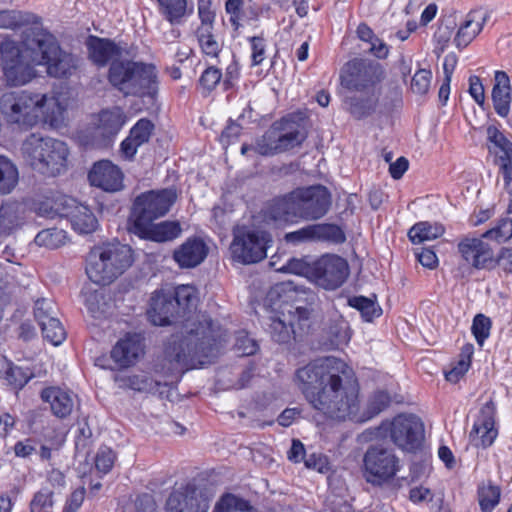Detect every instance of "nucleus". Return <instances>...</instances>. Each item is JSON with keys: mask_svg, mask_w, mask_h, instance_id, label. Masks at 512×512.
<instances>
[{"mask_svg": "<svg viewBox=\"0 0 512 512\" xmlns=\"http://www.w3.org/2000/svg\"><path fill=\"white\" fill-rule=\"evenodd\" d=\"M351 372L343 360L327 356L297 369L295 379L307 402L326 418L363 422L387 408L391 398L385 391L375 392L368 402V414H360L358 388L350 381Z\"/></svg>", "mask_w": 512, "mask_h": 512, "instance_id": "obj_1", "label": "nucleus"}, {"mask_svg": "<svg viewBox=\"0 0 512 512\" xmlns=\"http://www.w3.org/2000/svg\"><path fill=\"white\" fill-rule=\"evenodd\" d=\"M168 291L172 294L179 316L184 318L168 340L161 364V372L170 378V383H174L186 371L203 366L215 357L223 339L218 327L207 315L191 314L198 302L195 287L180 285Z\"/></svg>", "mask_w": 512, "mask_h": 512, "instance_id": "obj_2", "label": "nucleus"}, {"mask_svg": "<svg viewBox=\"0 0 512 512\" xmlns=\"http://www.w3.org/2000/svg\"><path fill=\"white\" fill-rule=\"evenodd\" d=\"M66 109L65 99L56 94L10 91L0 98V112L5 121L22 130L31 129L40 121L59 128L64 124Z\"/></svg>", "mask_w": 512, "mask_h": 512, "instance_id": "obj_3", "label": "nucleus"}, {"mask_svg": "<svg viewBox=\"0 0 512 512\" xmlns=\"http://www.w3.org/2000/svg\"><path fill=\"white\" fill-rule=\"evenodd\" d=\"M332 204V196L323 185L296 188L273 201L269 216L276 221H288L292 217L308 221L324 217Z\"/></svg>", "mask_w": 512, "mask_h": 512, "instance_id": "obj_4", "label": "nucleus"}, {"mask_svg": "<svg viewBox=\"0 0 512 512\" xmlns=\"http://www.w3.org/2000/svg\"><path fill=\"white\" fill-rule=\"evenodd\" d=\"M25 53L34 65H44L49 76L69 78L80 66L77 55L61 48L57 38L47 31L34 32L25 41Z\"/></svg>", "mask_w": 512, "mask_h": 512, "instance_id": "obj_5", "label": "nucleus"}, {"mask_svg": "<svg viewBox=\"0 0 512 512\" xmlns=\"http://www.w3.org/2000/svg\"><path fill=\"white\" fill-rule=\"evenodd\" d=\"M108 81L124 96L154 99L158 92L156 67L141 61L114 60L109 67Z\"/></svg>", "mask_w": 512, "mask_h": 512, "instance_id": "obj_6", "label": "nucleus"}, {"mask_svg": "<svg viewBox=\"0 0 512 512\" xmlns=\"http://www.w3.org/2000/svg\"><path fill=\"white\" fill-rule=\"evenodd\" d=\"M21 155L34 171L57 176L67 168L69 148L62 140L32 133L22 142Z\"/></svg>", "mask_w": 512, "mask_h": 512, "instance_id": "obj_7", "label": "nucleus"}, {"mask_svg": "<svg viewBox=\"0 0 512 512\" xmlns=\"http://www.w3.org/2000/svg\"><path fill=\"white\" fill-rule=\"evenodd\" d=\"M308 136L306 117L292 113L275 121L265 133L256 139L259 155L274 156L300 147Z\"/></svg>", "mask_w": 512, "mask_h": 512, "instance_id": "obj_8", "label": "nucleus"}, {"mask_svg": "<svg viewBox=\"0 0 512 512\" xmlns=\"http://www.w3.org/2000/svg\"><path fill=\"white\" fill-rule=\"evenodd\" d=\"M132 250L119 243L93 248L87 258L86 274L98 285H108L131 266Z\"/></svg>", "mask_w": 512, "mask_h": 512, "instance_id": "obj_9", "label": "nucleus"}, {"mask_svg": "<svg viewBox=\"0 0 512 512\" xmlns=\"http://www.w3.org/2000/svg\"><path fill=\"white\" fill-rule=\"evenodd\" d=\"M290 290L287 283H278L274 285L267 294V300L280 310L274 311L269 317L268 331L271 338L278 343H289L295 337V321L300 324L309 318V311L304 307L294 308L285 303L282 299L284 293Z\"/></svg>", "mask_w": 512, "mask_h": 512, "instance_id": "obj_10", "label": "nucleus"}, {"mask_svg": "<svg viewBox=\"0 0 512 512\" xmlns=\"http://www.w3.org/2000/svg\"><path fill=\"white\" fill-rule=\"evenodd\" d=\"M177 199L174 189L151 190L137 196L131 212L130 232L146 230L148 224L165 216Z\"/></svg>", "mask_w": 512, "mask_h": 512, "instance_id": "obj_11", "label": "nucleus"}, {"mask_svg": "<svg viewBox=\"0 0 512 512\" xmlns=\"http://www.w3.org/2000/svg\"><path fill=\"white\" fill-rule=\"evenodd\" d=\"M272 242L268 232L242 225L233 229L230 252L233 260L242 264L258 263L266 258Z\"/></svg>", "mask_w": 512, "mask_h": 512, "instance_id": "obj_12", "label": "nucleus"}, {"mask_svg": "<svg viewBox=\"0 0 512 512\" xmlns=\"http://www.w3.org/2000/svg\"><path fill=\"white\" fill-rule=\"evenodd\" d=\"M385 78L383 66L368 59L355 58L341 71V85L349 90L372 92Z\"/></svg>", "mask_w": 512, "mask_h": 512, "instance_id": "obj_13", "label": "nucleus"}, {"mask_svg": "<svg viewBox=\"0 0 512 512\" xmlns=\"http://www.w3.org/2000/svg\"><path fill=\"white\" fill-rule=\"evenodd\" d=\"M364 477L368 483L380 486L396 475L400 468L394 451L383 445H371L363 457Z\"/></svg>", "mask_w": 512, "mask_h": 512, "instance_id": "obj_14", "label": "nucleus"}, {"mask_svg": "<svg viewBox=\"0 0 512 512\" xmlns=\"http://www.w3.org/2000/svg\"><path fill=\"white\" fill-rule=\"evenodd\" d=\"M4 77L10 86H22L36 77L34 65L26 60V55L13 42L0 46Z\"/></svg>", "mask_w": 512, "mask_h": 512, "instance_id": "obj_15", "label": "nucleus"}, {"mask_svg": "<svg viewBox=\"0 0 512 512\" xmlns=\"http://www.w3.org/2000/svg\"><path fill=\"white\" fill-rule=\"evenodd\" d=\"M386 430H389L393 443L407 452L419 449L424 440V425L421 419L413 414L396 416Z\"/></svg>", "mask_w": 512, "mask_h": 512, "instance_id": "obj_16", "label": "nucleus"}, {"mask_svg": "<svg viewBox=\"0 0 512 512\" xmlns=\"http://www.w3.org/2000/svg\"><path fill=\"white\" fill-rule=\"evenodd\" d=\"M348 275V263L340 256H323L313 265V279L315 283L327 290H334L340 287Z\"/></svg>", "mask_w": 512, "mask_h": 512, "instance_id": "obj_17", "label": "nucleus"}, {"mask_svg": "<svg viewBox=\"0 0 512 512\" xmlns=\"http://www.w3.org/2000/svg\"><path fill=\"white\" fill-rule=\"evenodd\" d=\"M125 119L120 109L103 110L95 127L89 128L82 142L86 146H101L114 137L123 127Z\"/></svg>", "mask_w": 512, "mask_h": 512, "instance_id": "obj_18", "label": "nucleus"}, {"mask_svg": "<svg viewBox=\"0 0 512 512\" xmlns=\"http://www.w3.org/2000/svg\"><path fill=\"white\" fill-rule=\"evenodd\" d=\"M457 248L462 259L477 270L495 266L493 249L483 240V237H464L459 241Z\"/></svg>", "mask_w": 512, "mask_h": 512, "instance_id": "obj_19", "label": "nucleus"}, {"mask_svg": "<svg viewBox=\"0 0 512 512\" xmlns=\"http://www.w3.org/2000/svg\"><path fill=\"white\" fill-rule=\"evenodd\" d=\"M496 407L493 401L485 403L479 412V416L474 422L473 428L469 434L470 442L475 447H488L492 445L497 437L495 428Z\"/></svg>", "mask_w": 512, "mask_h": 512, "instance_id": "obj_20", "label": "nucleus"}, {"mask_svg": "<svg viewBox=\"0 0 512 512\" xmlns=\"http://www.w3.org/2000/svg\"><path fill=\"white\" fill-rule=\"evenodd\" d=\"M209 507V499L190 485L173 491L166 502L167 512H208Z\"/></svg>", "mask_w": 512, "mask_h": 512, "instance_id": "obj_21", "label": "nucleus"}, {"mask_svg": "<svg viewBox=\"0 0 512 512\" xmlns=\"http://www.w3.org/2000/svg\"><path fill=\"white\" fill-rule=\"evenodd\" d=\"M110 354L112 360L121 368L135 365L144 354L142 336L137 333H127L116 342Z\"/></svg>", "mask_w": 512, "mask_h": 512, "instance_id": "obj_22", "label": "nucleus"}, {"mask_svg": "<svg viewBox=\"0 0 512 512\" xmlns=\"http://www.w3.org/2000/svg\"><path fill=\"white\" fill-rule=\"evenodd\" d=\"M147 315L155 326H166L173 323L179 314L172 294L165 289L155 291L151 297Z\"/></svg>", "mask_w": 512, "mask_h": 512, "instance_id": "obj_23", "label": "nucleus"}, {"mask_svg": "<svg viewBox=\"0 0 512 512\" xmlns=\"http://www.w3.org/2000/svg\"><path fill=\"white\" fill-rule=\"evenodd\" d=\"M91 185L104 191H118L122 188L123 174L119 167L108 160L95 163L88 175Z\"/></svg>", "mask_w": 512, "mask_h": 512, "instance_id": "obj_24", "label": "nucleus"}, {"mask_svg": "<svg viewBox=\"0 0 512 512\" xmlns=\"http://www.w3.org/2000/svg\"><path fill=\"white\" fill-rule=\"evenodd\" d=\"M208 246L199 237L187 238L173 252V259L182 269L199 266L208 255Z\"/></svg>", "mask_w": 512, "mask_h": 512, "instance_id": "obj_25", "label": "nucleus"}, {"mask_svg": "<svg viewBox=\"0 0 512 512\" xmlns=\"http://www.w3.org/2000/svg\"><path fill=\"white\" fill-rule=\"evenodd\" d=\"M66 212L64 218H67L72 228L80 234H90L98 227V220L92 210L85 204L78 203L75 199L66 200Z\"/></svg>", "mask_w": 512, "mask_h": 512, "instance_id": "obj_26", "label": "nucleus"}, {"mask_svg": "<svg viewBox=\"0 0 512 512\" xmlns=\"http://www.w3.org/2000/svg\"><path fill=\"white\" fill-rule=\"evenodd\" d=\"M41 399L50 405L54 416L65 419L75 407L76 396L71 391L59 387H48L42 390Z\"/></svg>", "mask_w": 512, "mask_h": 512, "instance_id": "obj_27", "label": "nucleus"}, {"mask_svg": "<svg viewBox=\"0 0 512 512\" xmlns=\"http://www.w3.org/2000/svg\"><path fill=\"white\" fill-rule=\"evenodd\" d=\"M91 61L99 67H104L109 61L119 60L121 48L112 40L90 36L86 42Z\"/></svg>", "mask_w": 512, "mask_h": 512, "instance_id": "obj_28", "label": "nucleus"}, {"mask_svg": "<svg viewBox=\"0 0 512 512\" xmlns=\"http://www.w3.org/2000/svg\"><path fill=\"white\" fill-rule=\"evenodd\" d=\"M488 151L496 158L500 167L512 164V142L495 125L486 128Z\"/></svg>", "mask_w": 512, "mask_h": 512, "instance_id": "obj_29", "label": "nucleus"}, {"mask_svg": "<svg viewBox=\"0 0 512 512\" xmlns=\"http://www.w3.org/2000/svg\"><path fill=\"white\" fill-rule=\"evenodd\" d=\"M510 79L504 71L495 72V84L492 89V102L495 112L502 118L510 113L511 106Z\"/></svg>", "mask_w": 512, "mask_h": 512, "instance_id": "obj_30", "label": "nucleus"}, {"mask_svg": "<svg viewBox=\"0 0 512 512\" xmlns=\"http://www.w3.org/2000/svg\"><path fill=\"white\" fill-rule=\"evenodd\" d=\"M487 21V15L482 11H471L467 14L454 37L458 48H465L481 32Z\"/></svg>", "mask_w": 512, "mask_h": 512, "instance_id": "obj_31", "label": "nucleus"}, {"mask_svg": "<svg viewBox=\"0 0 512 512\" xmlns=\"http://www.w3.org/2000/svg\"><path fill=\"white\" fill-rule=\"evenodd\" d=\"M131 232L142 239L155 242H168L178 238L182 233V228L178 221H163L157 224L151 222V224L147 225L143 233L138 230Z\"/></svg>", "mask_w": 512, "mask_h": 512, "instance_id": "obj_32", "label": "nucleus"}, {"mask_svg": "<svg viewBox=\"0 0 512 512\" xmlns=\"http://www.w3.org/2000/svg\"><path fill=\"white\" fill-rule=\"evenodd\" d=\"M379 96L376 91L367 92L365 97L352 96L344 101L346 110L357 120L367 118L376 112Z\"/></svg>", "mask_w": 512, "mask_h": 512, "instance_id": "obj_33", "label": "nucleus"}, {"mask_svg": "<svg viewBox=\"0 0 512 512\" xmlns=\"http://www.w3.org/2000/svg\"><path fill=\"white\" fill-rule=\"evenodd\" d=\"M444 227L439 223L422 221L414 224L408 231L409 240L413 244L432 241L444 234Z\"/></svg>", "mask_w": 512, "mask_h": 512, "instance_id": "obj_34", "label": "nucleus"}, {"mask_svg": "<svg viewBox=\"0 0 512 512\" xmlns=\"http://www.w3.org/2000/svg\"><path fill=\"white\" fill-rule=\"evenodd\" d=\"M19 183L17 166L7 157L0 155V196L12 193Z\"/></svg>", "mask_w": 512, "mask_h": 512, "instance_id": "obj_35", "label": "nucleus"}, {"mask_svg": "<svg viewBox=\"0 0 512 512\" xmlns=\"http://www.w3.org/2000/svg\"><path fill=\"white\" fill-rule=\"evenodd\" d=\"M115 382L119 388L139 392H151L157 385V382L145 375H117Z\"/></svg>", "mask_w": 512, "mask_h": 512, "instance_id": "obj_36", "label": "nucleus"}, {"mask_svg": "<svg viewBox=\"0 0 512 512\" xmlns=\"http://www.w3.org/2000/svg\"><path fill=\"white\" fill-rule=\"evenodd\" d=\"M214 26H199L196 30V37L202 52L209 57L215 58L221 51V44L213 33Z\"/></svg>", "mask_w": 512, "mask_h": 512, "instance_id": "obj_37", "label": "nucleus"}, {"mask_svg": "<svg viewBox=\"0 0 512 512\" xmlns=\"http://www.w3.org/2000/svg\"><path fill=\"white\" fill-rule=\"evenodd\" d=\"M20 207L15 203L0 205V236L8 235L20 225Z\"/></svg>", "mask_w": 512, "mask_h": 512, "instance_id": "obj_38", "label": "nucleus"}, {"mask_svg": "<svg viewBox=\"0 0 512 512\" xmlns=\"http://www.w3.org/2000/svg\"><path fill=\"white\" fill-rule=\"evenodd\" d=\"M70 197L58 196L53 199H46L37 204L36 213L48 219H54L56 217H64L66 212V200Z\"/></svg>", "mask_w": 512, "mask_h": 512, "instance_id": "obj_39", "label": "nucleus"}, {"mask_svg": "<svg viewBox=\"0 0 512 512\" xmlns=\"http://www.w3.org/2000/svg\"><path fill=\"white\" fill-rule=\"evenodd\" d=\"M348 304L357 309L361 313L362 318L367 322L372 321L382 314L381 307L377 304L376 300L371 298L354 296L348 299Z\"/></svg>", "mask_w": 512, "mask_h": 512, "instance_id": "obj_40", "label": "nucleus"}, {"mask_svg": "<svg viewBox=\"0 0 512 512\" xmlns=\"http://www.w3.org/2000/svg\"><path fill=\"white\" fill-rule=\"evenodd\" d=\"M251 509L250 503L234 494L226 493L216 502L212 512H246Z\"/></svg>", "mask_w": 512, "mask_h": 512, "instance_id": "obj_41", "label": "nucleus"}, {"mask_svg": "<svg viewBox=\"0 0 512 512\" xmlns=\"http://www.w3.org/2000/svg\"><path fill=\"white\" fill-rule=\"evenodd\" d=\"M500 500V489L492 484H483L478 488V501L482 512H492Z\"/></svg>", "mask_w": 512, "mask_h": 512, "instance_id": "obj_42", "label": "nucleus"}, {"mask_svg": "<svg viewBox=\"0 0 512 512\" xmlns=\"http://www.w3.org/2000/svg\"><path fill=\"white\" fill-rule=\"evenodd\" d=\"M160 10L165 18L171 23H179L186 13V0H157Z\"/></svg>", "mask_w": 512, "mask_h": 512, "instance_id": "obj_43", "label": "nucleus"}, {"mask_svg": "<svg viewBox=\"0 0 512 512\" xmlns=\"http://www.w3.org/2000/svg\"><path fill=\"white\" fill-rule=\"evenodd\" d=\"M39 326L43 337L54 346L60 345L66 338V331L57 317L49 318Z\"/></svg>", "mask_w": 512, "mask_h": 512, "instance_id": "obj_44", "label": "nucleus"}, {"mask_svg": "<svg viewBox=\"0 0 512 512\" xmlns=\"http://www.w3.org/2000/svg\"><path fill=\"white\" fill-rule=\"evenodd\" d=\"M54 493L50 487L43 486L34 494L29 505L30 512H46L51 509L54 506Z\"/></svg>", "mask_w": 512, "mask_h": 512, "instance_id": "obj_45", "label": "nucleus"}, {"mask_svg": "<svg viewBox=\"0 0 512 512\" xmlns=\"http://www.w3.org/2000/svg\"><path fill=\"white\" fill-rule=\"evenodd\" d=\"M65 238L63 230L44 229L36 235L35 243L39 246L55 249L64 244Z\"/></svg>", "mask_w": 512, "mask_h": 512, "instance_id": "obj_46", "label": "nucleus"}, {"mask_svg": "<svg viewBox=\"0 0 512 512\" xmlns=\"http://www.w3.org/2000/svg\"><path fill=\"white\" fill-rule=\"evenodd\" d=\"M315 240H329L335 243L345 241V234L341 228L335 224H314Z\"/></svg>", "mask_w": 512, "mask_h": 512, "instance_id": "obj_47", "label": "nucleus"}, {"mask_svg": "<svg viewBox=\"0 0 512 512\" xmlns=\"http://www.w3.org/2000/svg\"><path fill=\"white\" fill-rule=\"evenodd\" d=\"M34 316L38 324L41 325L49 318L57 317V307L51 299H38L34 305Z\"/></svg>", "mask_w": 512, "mask_h": 512, "instance_id": "obj_48", "label": "nucleus"}, {"mask_svg": "<svg viewBox=\"0 0 512 512\" xmlns=\"http://www.w3.org/2000/svg\"><path fill=\"white\" fill-rule=\"evenodd\" d=\"M153 130L152 121L142 118L131 128L129 136L138 144L143 145L149 141Z\"/></svg>", "mask_w": 512, "mask_h": 512, "instance_id": "obj_49", "label": "nucleus"}, {"mask_svg": "<svg viewBox=\"0 0 512 512\" xmlns=\"http://www.w3.org/2000/svg\"><path fill=\"white\" fill-rule=\"evenodd\" d=\"M116 455L114 451L107 447L101 446L95 456V468L101 474H107L112 469Z\"/></svg>", "mask_w": 512, "mask_h": 512, "instance_id": "obj_50", "label": "nucleus"}, {"mask_svg": "<svg viewBox=\"0 0 512 512\" xmlns=\"http://www.w3.org/2000/svg\"><path fill=\"white\" fill-rule=\"evenodd\" d=\"M483 238L494 239L497 242H505L512 237V220L501 219L497 226L486 231Z\"/></svg>", "mask_w": 512, "mask_h": 512, "instance_id": "obj_51", "label": "nucleus"}, {"mask_svg": "<svg viewBox=\"0 0 512 512\" xmlns=\"http://www.w3.org/2000/svg\"><path fill=\"white\" fill-rule=\"evenodd\" d=\"M491 329V320L483 314H477L472 323V333L477 343L482 346L489 337Z\"/></svg>", "mask_w": 512, "mask_h": 512, "instance_id": "obj_52", "label": "nucleus"}, {"mask_svg": "<svg viewBox=\"0 0 512 512\" xmlns=\"http://www.w3.org/2000/svg\"><path fill=\"white\" fill-rule=\"evenodd\" d=\"M234 349L241 356H249L257 352L258 344L247 332L239 331L236 334Z\"/></svg>", "mask_w": 512, "mask_h": 512, "instance_id": "obj_53", "label": "nucleus"}, {"mask_svg": "<svg viewBox=\"0 0 512 512\" xmlns=\"http://www.w3.org/2000/svg\"><path fill=\"white\" fill-rule=\"evenodd\" d=\"M329 334L337 343H345L350 339L348 322L340 315H336L329 327Z\"/></svg>", "mask_w": 512, "mask_h": 512, "instance_id": "obj_54", "label": "nucleus"}, {"mask_svg": "<svg viewBox=\"0 0 512 512\" xmlns=\"http://www.w3.org/2000/svg\"><path fill=\"white\" fill-rule=\"evenodd\" d=\"M31 375L21 367L11 366L5 372V380L15 389L23 388L29 381Z\"/></svg>", "mask_w": 512, "mask_h": 512, "instance_id": "obj_55", "label": "nucleus"}, {"mask_svg": "<svg viewBox=\"0 0 512 512\" xmlns=\"http://www.w3.org/2000/svg\"><path fill=\"white\" fill-rule=\"evenodd\" d=\"M432 73L427 69H419L411 81V89L414 93L423 95L427 93L430 87Z\"/></svg>", "mask_w": 512, "mask_h": 512, "instance_id": "obj_56", "label": "nucleus"}, {"mask_svg": "<svg viewBox=\"0 0 512 512\" xmlns=\"http://www.w3.org/2000/svg\"><path fill=\"white\" fill-rule=\"evenodd\" d=\"M251 44L252 65L258 66L263 63L266 58V40L262 36H253L249 39Z\"/></svg>", "mask_w": 512, "mask_h": 512, "instance_id": "obj_57", "label": "nucleus"}, {"mask_svg": "<svg viewBox=\"0 0 512 512\" xmlns=\"http://www.w3.org/2000/svg\"><path fill=\"white\" fill-rule=\"evenodd\" d=\"M281 270L300 276L313 277V266L308 264L303 259H290Z\"/></svg>", "mask_w": 512, "mask_h": 512, "instance_id": "obj_58", "label": "nucleus"}, {"mask_svg": "<svg viewBox=\"0 0 512 512\" xmlns=\"http://www.w3.org/2000/svg\"><path fill=\"white\" fill-rule=\"evenodd\" d=\"M285 240L292 244H299L306 241L315 240L314 226L308 225L296 231L287 233L285 235Z\"/></svg>", "mask_w": 512, "mask_h": 512, "instance_id": "obj_59", "label": "nucleus"}, {"mask_svg": "<svg viewBox=\"0 0 512 512\" xmlns=\"http://www.w3.org/2000/svg\"><path fill=\"white\" fill-rule=\"evenodd\" d=\"M198 16L201 20L200 26H213L216 15L212 0H198Z\"/></svg>", "mask_w": 512, "mask_h": 512, "instance_id": "obj_60", "label": "nucleus"}, {"mask_svg": "<svg viewBox=\"0 0 512 512\" xmlns=\"http://www.w3.org/2000/svg\"><path fill=\"white\" fill-rule=\"evenodd\" d=\"M222 78L221 71L214 67H208L200 77V84L207 90H213Z\"/></svg>", "mask_w": 512, "mask_h": 512, "instance_id": "obj_61", "label": "nucleus"}, {"mask_svg": "<svg viewBox=\"0 0 512 512\" xmlns=\"http://www.w3.org/2000/svg\"><path fill=\"white\" fill-rule=\"evenodd\" d=\"M85 493L84 487L74 490L66 500L62 512H78L84 502Z\"/></svg>", "mask_w": 512, "mask_h": 512, "instance_id": "obj_62", "label": "nucleus"}, {"mask_svg": "<svg viewBox=\"0 0 512 512\" xmlns=\"http://www.w3.org/2000/svg\"><path fill=\"white\" fill-rule=\"evenodd\" d=\"M469 93L476 103L483 105L485 101L484 87L478 76H470Z\"/></svg>", "mask_w": 512, "mask_h": 512, "instance_id": "obj_63", "label": "nucleus"}, {"mask_svg": "<svg viewBox=\"0 0 512 512\" xmlns=\"http://www.w3.org/2000/svg\"><path fill=\"white\" fill-rule=\"evenodd\" d=\"M495 264L506 273L512 274V248H502L500 254L495 259Z\"/></svg>", "mask_w": 512, "mask_h": 512, "instance_id": "obj_64", "label": "nucleus"}]
</instances>
